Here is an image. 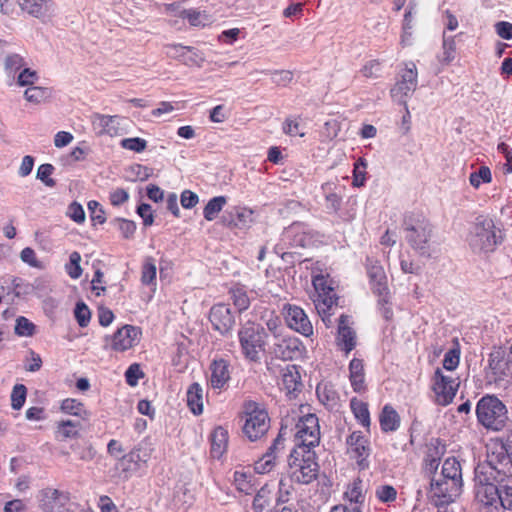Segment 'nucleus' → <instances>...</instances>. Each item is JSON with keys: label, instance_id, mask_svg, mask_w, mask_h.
Segmentation results:
<instances>
[{"label": "nucleus", "instance_id": "f03ea898", "mask_svg": "<svg viewBox=\"0 0 512 512\" xmlns=\"http://www.w3.org/2000/svg\"><path fill=\"white\" fill-rule=\"evenodd\" d=\"M405 239L422 256H430L433 228L428 219L421 215H409L404 219Z\"/></svg>", "mask_w": 512, "mask_h": 512}, {"label": "nucleus", "instance_id": "f8f14e48", "mask_svg": "<svg viewBox=\"0 0 512 512\" xmlns=\"http://www.w3.org/2000/svg\"><path fill=\"white\" fill-rule=\"evenodd\" d=\"M488 369V377L497 384H507L512 379V361L502 348H496L490 353Z\"/></svg>", "mask_w": 512, "mask_h": 512}, {"label": "nucleus", "instance_id": "09e8293b", "mask_svg": "<svg viewBox=\"0 0 512 512\" xmlns=\"http://www.w3.org/2000/svg\"><path fill=\"white\" fill-rule=\"evenodd\" d=\"M366 168L367 162L364 158H359L355 164L353 169V186L361 187L364 185L366 180Z\"/></svg>", "mask_w": 512, "mask_h": 512}, {"label": "nucleus", "instance_id": "72a5a7b5", "mask_svg": "<svg viewBox=\"0 0 512 512\" xmlns=\"http://www.w3.org/2000/svg\"><path fill=\"white\" fill-rule=\"evenodd\" d=\"M51 2L52 0H18L21 9L35 17L44 15Z\"/></svg>", "mask_w": 512, "mask_h": 512}, {"label": "nucleus", "instance_id": "774afa93", "mask_svg": "<svg viewBox=\"0 0 512 512\" xmlns=\"http://www.w3.org/2000/svg\"><path fill=\"white\" fill-rule=\"evenodd\" d=\"M495 30L497 35L505 40L512 39V23L506 21H500L495 24Z\"/></svg>", "mask_w": 512, "mask_h": 512}, {"label": "nucleus", "instance_id": "f257e3e1", "mask_svg": "<svg viewBox=\"0 0 512 512\" xmlns=\"http://www.w3.org/2000/svg\"><path fill=\"white\" fill-rule=\"evenodd\" d=\"M319 472L316 454L313 450L294 448L288 460V473L291 481L299 484H309L314 481Z\"/></svg>", "mask_w": 512, "mask_h": 512}, {"label": "nucleus", "instance_id": "6e6552de", "mask_svg": "<svg viewBox=\"0 0 512 512\" xmlns=\"http://www.w3.org/2000/svg\"><path fill=\"white\" fill-rule=\"evenodd\" d=\"M462 487L463 481L430 475V496L438 508L454 502L461 495Z\"/></svg>", "mask_w": 512, "mask_h": 512}, {"label": "nucleus", "instance_id": "393cba45", "mask_svg": "<svg viewBox=\"0 0 512 512\" xmlns=\"http://www.w3.org/2000/svg\"><path fill=\"white\" fill-rule=\"evenodd\" d=\"M60 411L64 414L78 417L83 421H88L91 416L84 403L75 398L63 399L60 403Z\"/></svg>", "mask_w": 512, "mask_h": 512}, {"label": "nucleus", "instance_id": "13d9d810", "mask_svg": "<svg viewBox=\"0 0 512 512\" xmlns=\"http://www.w3.org/2000/svg\"><path fill=\"white\" fill-rule=\"evenodd\" d=\"M88 210L91 221L94 224H103L106 221L105 212L99 202L95 200L89 201Z\"/></svg>", "mask_w": 512, "mask_h": 512}, {"label": "nucleus", "instance_id": "3c124183", "mask_svg": "<svg viewBox=\"0 0 512 512\" xmlns=\"http://www.w3.org/2000/svg\"><path fill=\"white\" fill-rule=\"evenodd\" d=\"M81 255L74 251L70 254L69 263L66 265V272L72 279H77L82 274L80 266Z\"/></svg>", "mask_w": 512, "mask_h": 512}, {"label": "nucleus", "instance_id": "6ab92c4d", "mask_svg": "<svg viewBox=\"0 0 512 512\" xmlns=\"http://www.w3.org/2000/svg\"><path fill=\"white\" fill-rule=\"evenodd\" d=\"M209 319L214 329L222 335L228 334L235 324L231 310L225 304L214 305L210 310Z\"/></svg>", "mask_w": 512, "mask_h": 512}, {"label": "nucleus", "instance_id": "bb28decb", "mask_svg": "<svg viewBox=\"0 0 512 512\" xmlns=\"http://www.w3.org/2000/svg\"><path fill=\"white\" fill-rule=\"evenodd\" d=\"M80 423L72 420H61L56 423L55 438L59 441L75 439L79 437Z\"/></svg>", "mask_w": 512, "mask_h": 512}, {"label": "nucleus", "instance_id": "c85d7f7f", "mask_svg": "<svg viewBox=\"0 0 512 512\" xmlns=\"http://www.w3.org/2000/svg\"><path fill=\"white\" fill-rule=\"evenodd\" d=\"M379 422L384 432L395 431L400 426V416L392 406L385 405L379 416Z\"/></svg>", "mask_w": 512, "mask_h": 512}, {"label": "nucleus", "instance_id": "f3484780", "mask_svg": "<svg viewBox=\"0 0 512 512\" xmlns=\"http://www.w3.org/2000/svg\"><path fill=\"white\" fill-rule=\"evenodd\" d=\"M301 342L295 337L276 335L271 353L282 360H293L301 354Z\"/></svg>", "mask_w": 512, "mask_h": 512}, {"label": "nucleus", "instance_id": "e433bc0d", "mask_svg": "<svg viewBox=\"0 0 512 512\" xmlns=\"http://www.w3.org/2000/svg\"><path fill=\"white\" fill-rule=\"evenodd\" d=\"M272 489L269 485L261 487L254 497L252 508L254 512H263L271 505Z\"/></svg>", "mask_w": 512, "mask_h": 512}, {"label": "nucleus", "instance_id": "2f4dec72", "mask_svg": "<svg viewBox=\"0 0 512 512\" xmlns=\"http://www.w3.org/2000/svg\"><path fill=\"white\" fill-rule=\"evenodd\" d=\"M228 433L223 427H217L211 434V454L214 458H220L226 450Z\"/></svg>", "mask_w": 512, "mask_h": 512}, {"label": "nucleus", "instance_id": "e2e57ef3", "mask_svg": "<svg viewBox=\"0 0 512 512\" xmlns=\"http://www.w3.org/2000/svg\"><path fill=\"white\" fill-rule=\"evenodd\" d=\"M20 258L24 263L28 264L31 267L42 268V264L37 259L35 251L30 247H26L21 251Z\"/></svg>", "mask_w": 512, "mask_h": 512}, {"label": "nucleus", "instance_id": "9d476101", "mask_svg": "<svg viewBox=\"0 0 512 512\" xmlns=\"http://www.w3.org/2000/svg\"><path fill=\"white\" fill-rule=\"evenodd\" d=\"M245 423L243 433L250 441H256L264 436L270 428V418L268 413L258 407L254 402L246 405Z\"/></svg>", "mask_w": 512, "mask_h": 512}, {"label": "nucleus", "instance_id": "aec40b11", "mask_svg": "<svg viewBox=\"0 0 512 512\" xmlns=\"http://www.w3.org/2000/svg\"><path fill=\"white\" fill-rule=\"evenodd\" d=\"M349 323L350 317L342 314L339 318L337 344L346 354L351 352L356 345V333Z\"/></svg>", "mask_w": 512, "mask_h": 512}, {"label": "nucleus", "instance_id": "0eeeda50", "mask_svg": "<svg viewBox=\"0 0 512 512\" xmlns=\"http://www.w3.org/2000/svg\"><path fill=\"white\" fill-rule=\"evenodd\" d=\"M238 337L243 356L249 361L258 362L260 353L265 350L266 333L264 328L247 324L239 330Z\"/></svg>", "mask_w": 512, "mask_h": 512}, {"label": "nucleus", "instance_id": "9b49d317", "mask_svg": "<svg viewBox=\"0 0 512 512\" xmlns=\"http://www.w3.org/2000/svg\"><path fill=\"white\" fill-rule=\"evenodd\" d=\"M313 286L315 295L313 302L322 320L326 322V318L331 315L330 311L336 305L337 297L334 289L328 284V280L323 275H317L313 278Z\"/></svg>", "mask_w": 512, "mask_h": 512}, {"label": "nucleus", "instance_id": "20e7f679", "mask_svg": "<svg viewBox=\"0 0 512 512\" xmlns=\"http://www.w3.org/2000/svg\"><path fill=\"white\" fill-rule=\"evenodd\" d=\"M476 415L479 423L494 431L502 430L508 421L506 406L494 395H486L478 401Z\"/></svg>", "mask_w": 512, "mask_h": 512}, {"label": "nucleus", "instance_id": "a211bd4d", "mask_svg": "<svg viewBox=\"0 0 512 512\" xmlns=\"http://www.w3.org/2000/svg\"><path fill=\"white\" fill-rule=\"evenodd\" d=\"M346 443L348 445V452L351 454V457L356 459L358 466L361 469L367 468L369 466L367 458L370 452L368 440L360 431H355L350 434Z\"/></svg>", "mask_w": 512, "mask_h": 512}, {"label": "nucleus", "instance_id": "4c0bfd02", "mask_svg": "<svg viewBox=\"0 0 512 512\" xmlns=\"http://www.w3.org/2000/svg\"><path fill=\"white\" fill-rule=\"evenodd\" d=\"M499 489V505L505 510L512 511V476L500 480Z\"/></svg>", "mask_w": 512, "mask_h": 512}, {"label": "nucleus", "instance_id": "79ce46f5", "mask_svg": "<svg viewBox=\"0 0 512 512\" xmlns=\"http://www.w3.org/2000/svg\"><path fill=\"white\" fill-rule=\"evenodd\" d=\"M50 95L51 91L48 88L34 85L28 87L24 92L25 99L33 104H39L45 101L50 97Z\"/></svg>", "mask_w": 512, "mask_h": 512}, {"label": "nucleus", "instance_id": "412c9836", "mask_svg": "<svg viewBox=\"0 0 512 512\" xmlns=\"http://www.w3.org/2000/svg\"><path fill=\"white\" fill-rule=\"evenodd\" d=\"M446 452V446L438 438L431 439L427 445V452L425 456V471L426 473L435 472L438 470L439 461Z\"/></svg>", "mask_w": 512, "mask_h": 512}, {"label": "nucleus", "instance_id": "4d7b16f0", "mask_svg": "<svg viewBox=\"0 0 512 512\" xmlns=\"http://www.w3.org/2000/svg\"><path fill=\"white\" fill-rule=\"evenodd\" d=\"M38 78V74L35 70L23 68L17 77V84L21 87H31L38 81Z\"/></svg>", "mask_w": 512, "mask_h": 512}, {"label": "nucleus", "instance_id": "4468645a", "mask_svg": "<svg viewBox=\"0 0 512 512\" xmlns=\"http://www.w3.org/2000/svg\"><path fill=\"white\" fill-rule=\"evenodd\" d=\"M417 87V69L413 62L405 64V69L400 74V79L391 89L394 100L407 108V98L412 95Z\"/></svg>", "mask_w": 512, "mask_h": 512}, {"label": "nucleus", "instance_id": "69168bd1", "mask_svg": "<svg viewBox=\"0 0 512 512\" xmlns=\"http://www.w3.org/2000/svg\"><path fill=\"white\" fill-rule=\"evenodd\" d=\"M233 302L239 311L246 310L250 305L248 295L241 289H236L233 291Z\"/></svg>", "mask_w": 512, "mask_h": 512}, {"label": "nucleus", "instance_id": "4be33fe9", "mask_svg": "<svg viewBox=\"0 0 512 512\" xmlns=\"http://www.w3.org/2000/svg\"><path fill=\"white\" fill-rule=\"evenodd\" d=\"M210 371L209 383L213 389H222L230 380L229 364L223 359L213 361Z\"/></svg>", "mask_w": 512, "mask_h": 512}, {"label": "nucleus", "instance_id": "cd10ccee", "mask_svg": "<svg viewBox=\"0 0 512 512\" xmlns=\"http://www.w3.org/2000/svg\"><path fill=\"white\" fill-rule=\"evenodd\" d=\"M299 372L295 366L288 367L282 376L283 388L290 398L295 397V392L302 387Z\"/></svg>", "mask_w": 512, "mask_h": 512}, {"label": "nucleus", "instance_id": "ddd939ff", "mask_svg": "<svg viewBox=\"0 0 512 512\" xmlns=\"http://www.w3.org/2000/svg\"><path fill=\"white\" fill-rule=\"evenodd\" d=\"M459 385V378L445 375L440 368H437L434 372L432 385L435 402L442 406L449 405L453 401Z\"/></svg>", "mask_w": 512, "mask_h": 512}, {"label": "nucleus", "instance_id": "de8ad7c7", "mask_svg": "<svg viewBox=\"0 0 512 512\" xmlns=\"http://www.w3.org/2000/svg\"><path fill=\"white\" fill-rule=\"evenodd\" d=\"M36 326L26 317L16 319L15 333L22 337H31L35 334Z\"/></svg>", "mask_w": 512, "mask_h": 512}, {"label": "nucleus", "instance_id": "58836bf2", "mask_svg": "<svg viewBox=\"0 0 512 512\" xmlns=\"http://www.w3.org/2000/svg\"><path fill=\"white\" fill-rule=\"evenodd\" d=\"M227 199L225 196H216L208 201L203 209L204 218L207 221H212L216 218L218 213L221 212L226 205Z\"/></svg>", "mask_w": 512, "mask_h": 512}, {"label": "nucleus", "instance_id": "49530a36", "mask_svg": "<svg viewBox=\"0 0 512 512\" xmlns=\"http://www.w3.org/2000/svg\"><path fill=\"white\" fill-rule=\"evenodd\" d=\"M27 388L23 384H16L11 392V406L14 410H20L26 401Z\"/></svg>", "mask_w": 512, "mask_h": 512}, {"label": "nucleus", "instance_id": "a19ab883", "mask_svg": "<svg viewBox=\"0 0 512 512\" xmlns=\"http://www.w3.org/2000/svg\"><path fill=\"white\" fill-rule=\"evenodd\" d=\"M128 325H123L110 338L111 349L117 352H124L127 348Z\"/></svg>", "mask_w": 512, "mask_h": 512}, {"label": "nucleus", "instance_id": "c03bdc74", "mask_svg": "<svg viewBox=\"0 0 512 512\" xmlns=\"http://www.w3.org/2000/svg\"><path fill=\"white\" fill-rule=\"evenodd\" d=\"M492 181L491 170L488 166H480L475 172L469 176V182L474 188H479L481 183H490Z\"/></svg>", "mask_w": 512, "mask_h": 512}, {"label": "nucleus", "instance_id": "7ed1b4c3", "mask_svg": "<svg viewBox=\"0 0 512 512\" xmlns=\"http://www.w3.org/2000/svg\"><path fill=\"white\" fill-rule=\"evenodd\" d=\"M512 476V461L503 452L488 455L484 462H480L475 468V483L500 484V480Z\"/></svg>", "mask_w": 512, "mask_h": 512}, {"label": "nucleus", "instance_id": "c756f323", "mask_svg": "<svg viewBox=\"0 0 512 512\" xmlns=\"http://www.w3.org/2000/svg\"><path fill=\"white\" fill-rule=\"evenodd\" d=\"M187 405L194 415L203 412V389L199 383H193L187 390Z\"/></svg>", "mask_w": 512, "mask_h": 512}, {"label": "nucleus", "instance_id": "39448f33", "mask_svg": "<svg viewBox=\"0 0 512 512\" xmlns=\"http://www.w3.org/2000/svg\"><path fill=\"white\" fill-rule=\"evenodd\" d=\"M367 274L373 293L378 297V305L386 320H391L393 310L391 307V293L388 287L387 276L383 267L377 260L367 258Z\"/></svg>", "mask_w": 512, "mask_h": 512}, {"label": "nucleus", "instance_id": "c9c22d12", "mask_svg": "<svg viewBox=\"0 0 512 512\" xmlns=\"http://www.w3.org/2000/svg\"><path fill=\"white\" fill-rule=\"evenodd\" d=\"M351 410L355 416V418L365 427H370V413L368 410L367 403L358 400L357 398H352L350 401Z\"/></svg>", "mask_w": 512, "mask_h": 512}, {"label": "nucleus", "instance_id": "ea45409f", "mask_svg": "<svg viewBox=\"0 0 512 512\" xmlns=\"http://www.w3.org/2000/svg\"><path fill=\"white\" fill-rule=\"evenodd\" d=\"M179 16L187 19L192 26H205L210 22V16L205 11L196 9H185Z\"/></svg>", "mask_w": 512, "mask_h": 512}, {"label": "nucleus", "instance_id": "dca6fc26", "mask_svg": "<svg viewBox=\"0 0 512 512\" xmlns=\"http://www.w3.org/2000/svg\"><path fill=\"white\" fill-rule=\"evenodd\" d=\"M287 325L296 332L309 337L313 334V326L305 311L296 305L286 304L283 308Z\"/></svg>", "mask_w": 512, "mask_h": 512}, {"label": "nucleus", "instance_id": "5fc2aeb1", "mask_svg": "<svg viewBox=\"0 0 512 512\" xmlns=\"http://www.w3.org/2000/svg\"><path fill=\"white\" fill-rule=\"evenodd\" d=\"M152 168L141 164H133L130 166V181H145L152 174Z\"/></svg>", "mask_w": 512, "mask_h": 512}, {"label": "nucleus", "instance_id": "864d4df0", "mask_svg": "<svg viewBox=\"0 0 512 512\" xmlns=\"http://www.w3.org/2000/svg\"><path fill=\"white\" fill-rule=\"evenodd\" d=\"M382 67L379 60L368 61L360 70V73L365 78L376 79L381 76Z\"/></svg>", "mask_w": 512, "mask_h": 512}, {"label": "nucleus", "instance_id": "bf43d9fd", "mask_svg": "<svg viewBox=\"0 0 512 512\" xmlns=\"http://www.w3.org/2000/svg\"><path fill=\"white\" fill-rule=\"evenodd\" d=\"M54 171V167L51 164H41L37 170V178L41 180L46 186L54 187L56 182L51 178Z\"/></svg>", "mask_w": 512, "mask_h": 512}, {"label": "nucleus", "instance_id": "0e129e2a", "mask_svg": "<svg viewBox=\"0 0 512 512\" xmlns=\"http://www.w3.org/2000/svg\"><path fill=\"white\" fill-rule=\"evenodd\" d=\"M68 216L76 223L81 224L85 221V212L83 207L77 203L72 202L68 207Z\"/></svg>", "mask_w": 512, "mask_h": 512}, {"label": "nucleus", "instance_id": "5701e85b", "mask_svg": "<svg viewBox=\"0 0 512 512\" xmlns=\"http://www.w3.org/2000/svg\"><path fill=\"white\" fill-rule=\"evenodd\" d=\"M500 484H479L475 483V495L477 500L485 506L499 504ZM497 509V506H495Z\"/></svg>", "mask_w": 512, "mask_h": 512}, {"label": "nucleus", "instance_id": "7c9ffc66", "mask_svg": "<svg viewBox=\"0 0 512 512\" xmlns=\"http://www.w3.org/2000/svg\"><path fill=\"white\" fill-rule=\"evenodd\" d=\"M345 497L350 502L349 512H361V506L365 498L362 493V482L360 480L354 481L345 492Z\"/></svg>", "mask_w": 512, "mask_h": 512}, {"label": "nucleus", "instance_id": "338daca9", "mask_svg": "<svg viewBox=\"0 0 512 512\" xmlns=\"http://www.w3.org/2000/svg\"><path fill=\"white\" fill-rule=\"evenodd\" d=\"M198 201V195L190 190H184L180 197L181 205L185 209H191L195 207Z\"/></svg>", "mask_w": 512, "mask_h": 512}, {"label": "nucleus", "instance_id": "473e14b6", "mask_svg": "<svg viewBox=\"0 0 512 512\" xmlns=\"http://www.w3.org/2000/svg\"><path fill=\"white\" fill-rule=\"evenodd\" d=\"M157 267L152 257H146L141 267V283L150 287H156Z\"/></svg>", "mask_w": 512, "mask_h": 512}, {"label": "nucleus", "instance_id": "b1692460", "mask_svg": "<svg viewBox=\"0 0 512 512\" xmlns=\"http://www.w3.org/2000/svg\"><path fill=\"white\" fill-rule=\"evenodd\" d=\"M349 379L355 392L361 393L366 390L364 364L361 359L354 358L350 361Z\"/></svg>", "mask_w": 512, "mask_h": 512}, {"label": "nucleus", "instance_id": "37998d69", "mask_svg": "<svg viewBox=\"0 0 512 512\" xmlns=\"http://www.w3.org/2000/svg\"><path fill=\"white\" fill-rule=\"evenodd\" d=\"M25 65L24 58L16 53L7 54L4 59V70L7 75L13 76Z\"/></svg>", "mask_w": 512, "mask_h": 512}, {"label": "nucleus", "instance_id": "680f3d73", "mask_svg": "<svg viewBox=\"0 0 512 512\" xmlns=\"http://www.w3.org/2000/svg\"><path fill=\"white\" fill-rule=\"evenodd\" d=\"M460 352L458 349H451L445 355L443 359V368L448 371H453L459 365Z\"/></svg>", "mask_w": 512, "mask_h": 512}, {"label": "nucleus", "instance_id": "a18cd8bd", "mask_svg": "<svg viewBox=\"0 0 512 512\" xmlns=\"http://www.w3.org/2000/svg\"><path fill=\"white\" fill-rule=\"evenodd\" d=\"M443 54L440 61L446 65L451 63L455 59L456 53V41L454 36L443 35Z\"/></svg>", "mask_w": 512, "mask_h": 512}, {"label": "nucleus", "instance_id": "6e6d98bb", "mask_svg": "<svg viewBox=\"0 0 512 512\" xmlns=\"http://www.w3.org/2000/svg\"><path fill=\"white\" fill-rule=\"evenodd\" d=\"M277 460L270 454H264L258 461L255 462V471L259 474L270 472L276 465Z\"/></svg>", "mask_w": 512, "mask_h": 512}, {"label": "nucleus", "instance_id": "8fccbe9b", "mask_svg": "<svg viewBox=\"0 0 512 512\" xmlns=\"http://www.w3.org/2000/svg\"><path fill=\"white\" fill-rule=\"evenodd\" d=\"M250 475L243 471H235L234 483L238 491L245 494H251L253 491V485L250 481Z\"/></svg>", "mask_w": 512, "mask_h": 512}, {"label": "nucleus", "instance_id": "2eb2a0df", "mask_svg": "<svg viewBox=\"0 0 512 512\" xmlns=\"http://www.w3.org/2000/svg\"><path fill=\"white\" fill-rule=\"evenodd\" d=\"M39 506L44 512H70L68 492L54 488H44L38 494Z\"/></svg>", "mask_w": 512, "mask_h": 512}, {"label": "nucleus", "instance_id": "052dcab7", "mask_svg": "<svg viewBox=\"0 0 512 512\" xmlns=\"http://www.w3.org/2000/svg\"><path fill=\"white\" fill-rule=\"evenodd\" d=\"M376 496L380 501L387 503L396 499L397 492L393 486L383 485L376 489Z\"/></svg>", "mask_w": 512, "mask_h": 512}, {"label": "nucleus", "instance_id": "1a4fd4ad", "mask_svg": "<svg viewBox=\"0 0 512 512\" xmlns=\"http://www.w3.org/2000/svg\"><path fill=\"white\" fill-rule=\"evenodd\" d=\"M320 443V426L318 417L308 413L299 418L295 425V448L312 450Z\"/></svg>", "mask_w": 512, "mask_h": 512}, {"label": "nucleus", "instance_id": "a878e982", "mask_svg": "<svg viewBox=\"0 0 512 512\" xmlns=\"http://www.w3.org/2000/svg\"><path fill=\"white\" fill-rule=\"evenodd\" d=\"M429 475L463 481L460 462L454 457H449L444 461L440 472L435 470Z\"/></svg>", "mask_w": 512, "mask_h": 512}, {"label": "nucleus", "instance_id": "423d86ee", "mask_svg": "<svg viewBox=\"0 0 512 512\" xmlns=\"http://www.w3.org/2000/svg\"><path fill=\"white\" fill-rule=\"evenodd\" d=\"M500 241L494 221L488 217L479 216L469 236V245L475 252H490Z\"/></svg>", "mask_w": 512, "mask_h": 512}, {"label": "nucleus", "instance_id": "603ef678", "mask_svg": "<svg viewBox=\"0 0 512 512\" xmlns=\"http://www.w3.org/2000/svg\"><path fill=\"white\" fill-rule=\"evenodd\" d=\"M74 316L80 327H87L91 319V312L85 303L78 302L74 310Z\"/></svg>", "mask_w": 512, "mask_h": 512}, {"label": "nucleus", "instance_id": "f704fd0d", "mask_svg": "<svg viewBox=\"0 0 512 512\" xmlns=\"http://www.w3.org/2000/svg\"><path fill=\"white\" fill-rule=\"evenodd\" d=\"M230 214L229 226L244 228L252 222V211L247 208L235 207Z\"/></svg>", "mask_w": 512, "mask_h": 512}]
</instances>
